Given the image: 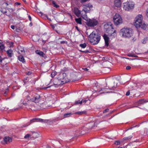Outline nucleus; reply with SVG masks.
Wrapping results in <instances>:
<instances>
[{
	"mask_svg": "<svg viewBox=\"0 0 148 148\" xmlns=\"http://www.w3.org/2000/svg\"><path fill=\"white\" fill-rule=\"evenodd\" d=\"M69 81V80L66 77V74L65 73H61L60 74L58 78L55 79L53 84L55 85H59Z\"/></svg>",
	"mask_w": 148,
	"mask_h": 148,
	"instance_id": "1",
	"label": "nucleus"
},
{
	"mask_svg": "<svg viewBox=\"0 0 148 148\" xmlns=\"http://www.w3.org/2000/svg\"><path fill=\"white\" fill-rule=\"evenodd\" d=\"M89 40L93 45L97 44L101 39V36L98 34H96L95 32L93 31L89 36Z\"/></svg>",
	"mask_w": 148,
	"mask_h": 148,
	"instance_id": "2",
	"label": "nucleus"
},
{
	"mask_svg": "<svg viewBox=\"0 0 148 148\" xmlns=\"http://www.w3.org/2000/svg\"><path fill=\"white\" fill-rule=\"evenodd\" d=\"M121 31L123 37L130 38L132 35V31L130 29L123 28L121 29Z\"/></svg>",
	"mask_w": 148,
	"mask_h": 148,
	"instance_id": "3",
	"label": "nucleus"
},
{
	"mask_svg": "<svg viewBox=\"0 0 148 148\" xmlns=\"http://www.w3.org/2000/svg\"><path fill=\"white\" fill-rule=\"evenodd\" d=\"M27 102L31 101L36 103H38L40 101V96L38 94L33 95L30 97L29 96L27 97Z\"/></svg>",
	"mask_w": 148,
	"mask_h": 148,
	"instance_id": "4",
	"label": "nucleus"
},
{
	"mask_svg": "<svg viewBox=\"0 0 148 148\" xmlns=\"http://www.w3.org/2000/svg\"><path fill=\"white\" fill-rule=\"evenodd\" d=\"M83 9L82 11V14L86 15L92 9V5L90 4H88L83 6Z\"/></svg>",
	"mask_w": 148,
	"mask_h": 148,
	"instance_id": "5",
	"label": "nucleus"
},
{
	"mask_svg": "<svg viewBox=\"0 0 148 148\" xmlns=\"http://www.w3.org/2000/svg\"><path fill=\"white\" fill-rule=\"evenodd\" d=\"M143 17L142 15L139 14L135 18L134 25L137 28L140 27V25L143 23Z\"/></svg>",
	"mask_w": 148,
	"mask_h": 148,
	"instance_id": "6",
	"label": "nucleus"
},
{
	"mask_svg": "<svg viewBox=\"0 0 148 148\" xmlns=\"http://www.w3.org/2000/svg\"><path fill=\"white\" fill-rule=\"evenodd\" d=\"M114 23L116 25H118L122 23L123 20L121 16L119 14H116L113 18Z\"/></svg>",
	"mask_w": 148,
	"mask_h": 148,
	"instance_id": "7",
	"label": "nucleus"
},
{
	"mask_svg": "<svg viewBox=\"0 0 148 148\" xmlns=\"http://www.w3.org/2000/svg\"><path fill=\"white\" fill-rule=\"evenodd\" d=\"M99 23V21L95 18L89 19L87 20L86 25L89 27H93L96 26Z\"/></svg>",
	"mask_w": 148,
	"mask_h": 148,
	"instance_id": "8",
	"label": "nucleus"
},
{
	"mask_svg": "<svg viewBox=\"0 0 148 148\" xmlns=\"http://www.w3.org/2000/svg\"><path fill=\"white\" fill-rule=\"evenodd\" d=\"M134 4L131 2H126L123 4V8L126 10L129 11L132 9Z\"/></svg>",
	"mask_w": 148,
	"mask_h": 148,
	"instance_id": "9",
	"label": "nucleus"
},
{
	"mask_svg": "<svg viewBox=\"0 0 148 148\" xmlns=\"http://www.w3.org/2000/svg\"><path fill=\"white\" fill-rule=\"evenodd\" d=\"M73 12L77 16L79 17L81 14H82V11H80V10L77 8H75L73 10Z\"/></svg>",
	"mask_w": 148,
	"mask_h": 148,
	"instance_id": "10",
	"label": "nucleus"
},
{
	"mask_svg": "<svg viewBox=\"0 0 148 148\" xmlns=\"http://www.w3.org/2000/svg\"><path fill=\"white\" fill-rule=\"evenodd\" d=\"M35 120H38L40 122L44 123L48 122H49V120H44L40 118H34L33 119L31 120L30 121L32 123L34 122V121Z\"/></svg>",
	"mask_w": 148,
	"mask_h": 148,
	"instance_id": "11",
	"label": "nucleus"
},
{
	"mask_svg": "<svg viewBox=\"0 0 148 148\" xmlns=\"http://www.w3.org/2000/svg\"><path fill=\"white\" fill-rule=\"evenodd\" d=\"M103 37L105 41V45L108 47L109 45V38L106 34H104Z\"/></svg>",
	"mask_w": 148,
	"mask_h": 148,
	"instance_id": "12",
	"label": "nucleus"
},
{
	"mask_svg": "<svg viewBox=\"0 0 148 148\" xmlns=\"http://www.w3.org/2000/svg\"><path fill=\"white\" fill-rule=\"evenodd\" d=\"M115 6L117 7H120L121 5V0H114Z\"/></svg>",
	"mask_w": 148,
	"mask_h": 148,
	"instance_id": "13",
	"label": "nucleus"
},
{
	"mask_svg": "<svg viewBox=\"0 0 148 148\" xmlns=\"http://www.w3.org/2000/svg\"><path fill=\"white\" fill-rule=\"evenodd\" d=\"M36 53L42 57L45 58L46 57L45 54L41 51L37 50L36 51Z\"/></svg>",
	"mask_w": 148,
	"mask_h": 148,
	"instance_id": "14",
	"label": "nucleus"
},
{
	"mask_svg": "<svg viewBox=\"0 0 148 148\" xmlns=\"http://www.w3.org/2000/svg\"><path fill=\"white\" fill-rule=\"evenodd\" d=\"M18 53H23V54L25 53V51H24V48L23 47H21V46H19L18 47Z\"/></svg>",
	"mask_w": 148,
	"mask_h": 148,
	"instance_id": "15",
	"label": "nucleus"
},
{
	"mask_svg": "<svg viewBox=\"0 0 148 148\" xmlns=\"http://www.w3.org/2000/svg\"><path fill=\"white\" fill-rule=\"evenodd\" d=\"M140 27L144 30L148 29V25H147L144 23H142L140 25Z\"/></svg>",
	"mask_w": 148,
	"mask_h": 148,
	"instance_id": "16",
	"label": "nucleus"
},
{
	"mask_svg": "<svg viewBox=\"0 0 148 148\" xmlns=\"http://www.w3.org/2000/svg\"><path fill=\"white\" fill-rule=\"evenodd\" d=\"M4 141L6 143H10L12 141V139L9 137H5L3 138Z\"/></svg>",
	"mask_w": 148,
	"mask_h": 148,
	"instance_id": "17",
	"label": "nucleus"
},
{
	"mask_svg": "<svg viewBox=\"0 0 148 148\" xmlns=\"http://www.w3.org/2000/svg\"><path fill=\"white\" fill-rule=\"evenodd\" d=\"M95 123L94 122H92L89 123L87 125V126L89 129H91L95 126Z\"/></svg>",
	"mask_w": 148,
	"mask_h": 148,
	"instance_id": "18",
	"label": "nucleus"
},
{
	"mask_svg": "<svg viewBox=\"0 0 148 148\" xmlns=\"http://www.w3.org/2000/svg\"><path fill=\"white\" fill-rule=\"evenodd\" d=\"M8 56L10 57H11L12 53V50L10 49L7 51Z\"/></svg>",
	"mask_w": 148,
	"mask_h": 148,
	"instance_id": "19",
	"label": "nucleus"
},
{
	"mask_svg": "<svg viewBox=\"0 0 148 148\" xmlns=\"http://www.w3.org/2000/svg\"><path fill=\"white\" fill-rule=\"evenodd\" d=\"M123 141L122 140H116L114 143V144L116 145H118L123 143Z\"/></svg>",
	"mask_w": 148,
	"mask_h": 148,
	"instance_id": "20",
	"label": "nucleus"
},
{
	"mask_svg": "<svg viewBox=\"0 0 148 148\" xmlns=\"http://www.w3.org/2000/svg\"><path fill=\"white\" fill-rule=\"evenodd\" d=\"M18 58L20 61L22 62L23 63L25 62V60L23 56H18Z\"/></svg>",
	"mask_w": 148,
	"mask_h": 148,
	"instance_id": "21",
	"label": "nucleus"
},
{
	"mask_svg": "<svg viewBox=\"0 0 148 148\" xmlns=\"http://www.w3.org/2000/svg\"><path fill=\"white\" fill-rule=\"evenodd\" d=\"M75 20L76 22L79 24H82V19L81 18H75Z\"/></svg>",
	"mask_w": 148,
	"mask_h": 148,
	"instance_id": "22",
	"label": "nucleus"
},
{
	"mask_svg": "<svg viewBox=\"0 0 148 148\" xmlns=\"http://www.w3.org/2000/svg\"><path fill=\"white\" fill-rule=\"evenodd\" d=\"M38 134L35 132H34L32 133L31 136H32V137L36 138L38 137Z\"/></svg>",
	"mask_w": 148,
	"mask_h": 148,
	"instance_id": "23",
	"label": "nucleus"
},
{
	"mask_svg": "<svg viewBox=\"0 0 148 148\" xmlns=\"http://www.w3.org/2000/svg\"><path fill=\"white\" fill-rule=\"evenodd\" d=\"M5 48V46L2 43L0 42V51L3 50Z\"/></svg>",
	"mask_w": 148,
	"mask_h": 148,
	"instance_id": "24",
	"label": "nucleus"
},
{
	"mask_svg": "<svg viewBox=\"0 0 148 148\" xmlns=\"http://www.w3.org/2000/svg\"><path fill=\"white\" fill-rule=\"evenodd\" d=\"M52 4L53 5V6L56 8H58L59 6L57 4L55 1H52Z\"/></svg>",
	"mask_w": 148,
	"mask_h": 148,
	"instance_id": "25",
	"label": "nucleus"
},
{
	"mask_svg": "<svg viewBox=\"0 0 148 148\" xmlns=\"http://www.w3.org/2000/svg\"><path fill=\"white\" fill-rule=\"evenodd\" d=\"M79 46L82 48H84L86 47V43H84V44H80Z\"/></svg>",
	"mask_w": 148,
	"mask_h": 148,
	"instance_id": "26",
	"label": "nucleus"
},
{
	"mask_svg": "<svg viewBox=\"0 0 148 148\" xmlns=\"http://www.w3.org/2000/svg\"><path fill=\"white\" fill-rule=\"evenodd\" d=\"M46 102H44L43 103H42L40 104V106L41 107H42L43 108H45L47 107H45V105H46Z\"/></svg>",
	"mask_w": 148,
	"mask_h": 148,
	"instance_id": "27",
	"label": "nucleus"
},
{
	"mask_svg": "<svg viewBox=\"0 0 148 148\" xmlns=\"http://www.w3.org/2000/svg\"><path fill=\"white\" fill-rule=\"evenodd\" d=\"M82 103V101H80V100H79L77 101H76L75 102V104H81Z\"/></svg>",
	"mask_w": 148,
	"mask_h": 148,
	"instance_id": "28",
	"label": "nucleus"
},
{
	"mask_svg": "<svg viewBox=\"0 0 148 148\" xmlns=\"http://www.w3.org/2000/svg\"><path fill=\"white\" fill-rule=\"evenodd\" d=\"M56 75V72H52L51 74V75L52 77H54Z\"/></svg>",
	"mask_w": 148,
	"mask_h": 148,
	"instance_id": "29",
	"label": "nucleus"
},
{
	"mask_svg": "<svg viewBox=\"0 0 148 148\" xmlns=\"http://www.w3.org/2000/svg\"><path fill=\"white\" fill-rule=\"evenodd\" d=\"M8 9V10H9V11L10 12H13L14 10V9H13L12 8H7Z\"/></svg>",
	"mask_w": 148,
	"mask_h": 148,
	"instance_id": "30",
	"label": "nucleus"
},
{
	"mask_svg": "<svg viewBox=\"0 0 148 148\" xmlns=\"http://www.w3.org/2000/svg\"><path fill=\"white\" fill-rule=\"evenodd\" d=\"M144 102V99H140L138 103L139 104H141L143 103Z\"/></svg>",
	"mask_w": 148,
	"mask_h": 148,
	"instance_id": "31",
	"label": "nucleus"
},
{
	"mask_svg": "<svg viewBox=\"0 0 148 148\" xmlns=\"http://www.w3.org/2000/svg\"><path fill=\"white\" fill-rule=\"evenodd\" d=\"M147 39V38H144L142 42L143 43L145 44L146 42V40Z\"/></svg>",
	"mask_w": 148,
	"mask_h": 148,
	"instance_id": "32",
	"label": "nucleus"
},
{
	"mask_svg": "<svg viewBox=\"0 0 148 148\" xmlns=\"http://www.w3.org/2000/svg\"><path fill=\"white\" fill-rule=\"evenodd\" d=\"M71 114V113H67L64 114V117H66L68 116H69Z\"/></svg>",
	"mask_w": 148,
	"mask_h": 148,
	"instance_id": "33",
	"label": "nucleus"
},
{
	"mask_svg": "<svg viewBox=\"0 0 148 148\" xmlns=\"http://www.w3.org/2000/svg\"><path fill=\"white\" fill-rule=\"evenodd\" d=\"M31 136V135L30 134H27L24 137V138H29V137L30 136Z\"/></svg>",
	"mask_w": 148,
	"mask_h": 148,
	"instance_id": "34",
	"label": "nucleus"
},
{
	"mask_svg": "<svg viewBox=\"0 0 148 148\" xmlns=\"http://www.w3.org/2000/svg\"><path fill=\"white\" fill-rule=\"evenodd\" d=\"M8 43L9 45H10V47H11L12 46L14 43L13 42H9Z\"/></svg>",
	"mask_w": 148,
	"mask_h": 148,
	"instance_id": "35",
	"label": "nucleus"
},
{
	"mask_svg": "<svg viewBox=\"0 0 148 148\" xmlns=\"http://www.w3.org/2000/svg\"><path fill=\"white\" fill-rule=\"evenodd\" d=\"M67 41H62L60 42L61 44H67Z\"/></svg>",
	"mask_w": 148,
	"mask_h": 148,
	"instance_id": "36",
	"label": "nucleus"
},
{
	"mask_svg": "<svg viewBox=\"0 0 148 148\" xmlns=\"http://www.w3.org/2000/svg\"><path fill=\"white\" fill-rule=\"evenodd\" d=\"M83 112H79L76 113V114H78L81 115L83 113Z\"/></svg>",
	"mask_w": 148,
	"mask_h": 148,
	"instance_id": "37",
	"label": "nucleus"
},
{
	"mask_svg": "<svg viewBox=\"0 0 148 148\" xmlns=\"http://www.w3.org/2000/svg\"><path fill=\"white\" fill-rule=\"evenodd\" d=\"M22 103L23 104V105L25 106H27L28 105V104L26 102H24V101H23Z\"/></svg>",
	"mask_w": 148,
	"mask_h": 148,
	"instance_id": "38",
	"label": "nucleus"
},
{
	"mask_svg": "<svg viewBox=\"0 0 148 148\" xmlns=\"http://www.w3.org/2000/svg\"><path fill=\"white\" fill-rule=\"evenodd\" d=\"M128 139L129 138L128 137H127L123 138L122 140L123 141L125 140H128Z\"/></svg>",
	"mask_w": 148,
	"mask_h": 148,
	"instance_id": "39",
	"label": "nucleus"
},
{
	"mask_svg": "<svg viewBox=\"0 0 148 148\" xmlns=\"http://www.w3.org/2000/svg\"><path fill=\"white\" fill-rule=\"evenodd\" d=\"M87 101V100H86V99H85V100H83L82 99L81 100V101H82V103L83 102V103H86V101Z\"/></svg>",
	"mask_w": 148,
	"mask_h": 148,
	"instance_id": "40",
	"label": "nucleus"
},
{
	"mask_svg": "<svg viewBox=\"0 0 148 148\" xmlns=\"http://www.w3.org/2000/svg\"><path fill=\"white\" fill-rule=\"evenodd\" d=\"M130 94V90L128 91L127 92L126 95V96H129Z\"/></svg>",
	"mask_w": 148,
	"mask_h": 148,
	"instance_id": "41",
	"label": "nucleus"
},
{
	"mask_svg": "<svg viewBox=\"0 0 148 148\" xmlns=\"http://www.w3.org/2000/svg\"><path fill=\"white\" fill-rule=\"evenodd\" d=\"M32 72L31 71H28L26 73V74L28 75H29L31 74Z\"/></svg>",
	"mask_w": 148,
	"mask_h": 148,
	"instance_id": "42",
	"label": "nucleus"
},
{
	"mask_svg": "<svg viewBox=\"0 0 148 148\" xmlns=\"http://www.w3.org/2000/svg\"><path fill=\"white\" fill-rule=\"evenodd\" d=\"M127 56H129V57H132V56H133V54L131 53H128V54H127Z\"/></svg>",
	"mask_w": 148,
	"mask_h": 148,
	"instance_id": "43",
	"label": "nucleus"
},
{
	"mask_svg": "<svg viewBox=\"0 0 148 148\" xmlns=\"http://www.w3.org/2000/svg\"><path fill=\"white\" fill-rule=\"evenodd\" d=\"M108 110H109L108 109H105L103 111V113H105L106 112H108Z\"/></svg>",
	"mask_w": 148,
	"mask_h": 148,
	"instance_id": "44",
	"label": "nucleus"
},
{
	"mask_svg": "<svg viewBox=\"0 0 148 148\" xmlns=\"http://www.w3.org/2000/svg\"><path fill=\"white\" fill-rule=\"evenodd\" d=\"M131 67L130 66H127L126 67V69L127 70H129L131 69Z\"/></svg>",
	"mask_w": 148,
	"mask_h": 148,
	"instance_id": "45",
	"label": "nucleus"
},
{
	"mask_svg": "<svg viewBox=\"0 0 148 148\" xmlns=\"http://www.w3.org/2000/svg\"><path fill=\"white\" fill-rule=\"evenodd\" d=\"M8 89H7L6 90V91H5V92L4 93V95L5 96V95H6V93H7V91H8Z\"/></svg>",
	"mask_w": 148,
	"mask_h": 148,
	"instance_id": "46",
	"label": "nucleus"
},
{
	"mask_svg": "<svg viewBox=\"0 0 148 148\" xmlns=\"http://www.w3.org/2000/svg\"><path fill=\"white\" fill-rule=\"evenodd\" d=\"M88 0H80V2L82 3H83L86 2Z\"/></svg>",
	"mask_w": 148,
	"mask_h": 148,
	"instance_id": "47",
	"label": "nucleus"
},
{
	"mask_svg": "<svg viewBox=\"0 0 148 148\" xmlns=\"http://www.w3.org/2000/svg\"><path fill=\"white\" fill-rule=\"evenodd\" d=\"M146 15L148 17V9L146 11Z\"/></svg>",
	"mask_w": 148,
	"mask_h": 148,
	"instance_id": "48",
	"label": "nucleus"
},
{
	"mask_svg": "<svg viewBox=\"0 0 148 148\" xmlns=\"http://www.w3.org/2000/svg\"><path fill=\"white\" fill-rule=\"evenodd\" d=\"M11 27L12 29H14V28H15V27H14V25H12L11 26Z\"/></svg>",
	"mask_w": 148,
	"mask_h": 148,
	"instance_id": "49",
	"label": "nucleus"
},
{
	"mask_svg": "<svg viewBox=\"0 0 148 148\" xmlns=\"http://www.w3.org/2000/svg\"><path fill=\"white\" fill-rule=\"evenodd\" d=\"M82 69L85 71H88V69L87 68H82Z\"/></svg>",
	"mask_w": 148,
	"mask_h": 148,
	"instance_id": "50",
	"label": "nucleus"
},
{
	"mask_svg": "<svg viewBox=\"0 0 148 148\" xmlns=\"http://www.w3.org/2000/svg\"><path fill=\"white\" fill-rule=\"evenodd\" d=\"M28 17H29V20L30 21H31V20H32V18H31V16H30V15H29L28 16Z\"/></svg>",
	"mask_w": 148,
	"mask_h": 148,
	"instance_id": "51",
	"label": "nucleus"
},
{
	"mask_svg": "<svg viewBox=\"0 0 148 148\" xmlns=\"http://www.w3.org/2000/svg\"><path fill=\"white\" fill-rule=\"evenodd\" d=\"M82 51V52H84V53H88V52H89L87 50H85V51Z\"/></svg>",
	"mask_w": 148,
	"mask_h": 148,
	"instance_id": "52",
	"label": "nucleus"
},
{
	"mask_svg": "<svg viewBox=\"0 0 148 148\" xmlns=\"http://www.w3.org/2000/svg\"><path fill=\"white\" fill-rule=\"evenodd\" d=\"M15 4H17V5H20L21 4V3H18V2H16L15 3Z\"/></svg>",
	"mask_w": 148,
	"mask_h": 148,
	"instance_id": "53",
	"label": "nucleus"
},
{
	"mask_svg": "<svg viewBox=\"0 0 148 148\" xmlns=\"http://www.w3.org/2000/svg\"><path fill=\"white\" fill-rule=\"evenodd\" d=\"M1 12H3V13L4 14L6 13H7V12L6 11L3 12V10H1Z\"/></svg>",
	"mask_w": 148,
	"mask_h": 148,
	"instance_id": "54",
	"label": "nucleus"
},
{
	"mask_svg": "<svg viewBox=\"0 0 148 148\" xmlns=\"http://www.w3.org/2000/svg\"><path fill=\"white\" fill-rule=\"evenodd\" d=\"M133 56L132 57H137L138 56L136 55H135L134 54H133Z\"/></svg>",
	"mask_w": 148,
	"mask_h": 148,
	"instance_id": "55",
	"label": "nucleus"
},
{
	"mask_svg": "<svg viewBox=\"0 0 148 148\" xmlns=\"http://www.w3.org/2000/svg\"><path fill=\"white\" fill-rule=\"evenodd\" d=\"M2 61V59L1 58V56H0V62H1Z\"/></svg>",
	"mask_w": 148,
	"mask_h": 148,
	"instance_id": "56",
	"label": "nucleus"
},
{
	"mask_svg": "<svg viewBox=\"0 0 148 148\" xmlns=\"http://www.w3.org/2000/svg\"><path fill=\"white\" fill-rule=\"evenodd\" d=\"M75 28H76V29H77V30L78 31H79V29H78V27H77V26H75Z\"/></svg>",
	"mask_w": 148,
	"mask_h": 148,
	"instance_id": "57",
	"label": "nucleus"
},
{
	"mask_svg": "<svg viewBox=\"0 0 148 148\" xmlns=\"http://www.w3.org/2000/svg\"><path fill=\"white\" fill-rule=\"evenodd\" d=\"M70 16L71 19H72L73 17L71 14H70Z\"/></svg>",
	"mask_w": 148,
	"mask_h": 148,
	"instance_id": "58",
	"label": "nucleus"
},
{
	"mask_svg": "<svg viewBox=\"0 0 148 148\" xmlns=\"http://www.w3.org/2000/svg\"><path fill=\"white\" fill-rule=\"evenodd\" d=\"M50 86H48V87H47L44 88H44V89H47V88H50Z\"/></svg>",
	"mask_w": 148,
	"mask_h": 148,
	"instance_id": "59",
	"label": "nucleus"
},
{
	"mask_svg": "<svg viewBox=\"0 0 148 148\" xmlns=\"http://www.w3.org/2000/svg\"><path fill=\"white\" fill-rule=\"evenodd\" d=\"M29 25H30L31 26H32V23H30L29 24Z\"/></svg>",
	"mask_w": 148,
	"mask_h": 148,
	"instance_id": "60",
	"label": "nucleus"
},
{
	"mask_svg": "<svg viewBox=\"0 0 148 148\" xmlns=\"http://www.w3.org/2000/svg\"><path fill=\"white\" fill-rule=\"evenodd\" d=\"M105 89V88H101V90H100V91H102V90H103V89Z\"/></svg>",
	"mask_w": 148,
	"mask_h": 148,
	"instance_id": "61",
	"label": "nucleus"
},
{
	"mask_svg": "<svg viewBox=\"0 0 148 148\" xmlns=\"http://www.w3.org/2000/svg\"><path fill=\"white\" fill-rule=\"evenodd\" d=\"M46 148H51L49 147H47Z\"/></svg>",
	"mask_w": 148,
	"mask_h": 148,
	"instance_id": "62",
	"label": "nucleus"
},
{
	"mask_svg": "<svg viewBox=\"0 0 148 148\" xmlns=\"http://www.w3.org/2000/svg\"><path fill=\"white\" fill-rule=\"evenodd\" d=\"M23 1H24V2H26V1H25V0H23Z\"/></svg>",
	"mask_w": 148,
	"mask_h": 148,
	"instance_id": "63",
	"label": "nucleus"
},
{
	"mask_svg": "<svg viewBox=\"0 0 148 148\" xmlns=\"http://www.w3.org/2000/svg\"><path fill=\"white\" fill-rule=\"evenodd\" d=\"M145 53H148V51H147V52H145Z\"/></svg>",
	"mask_w": 148,
	"mask_h": 148,
	"instance_id": "64",
	"label": "nucleus"
}]
</instances>
